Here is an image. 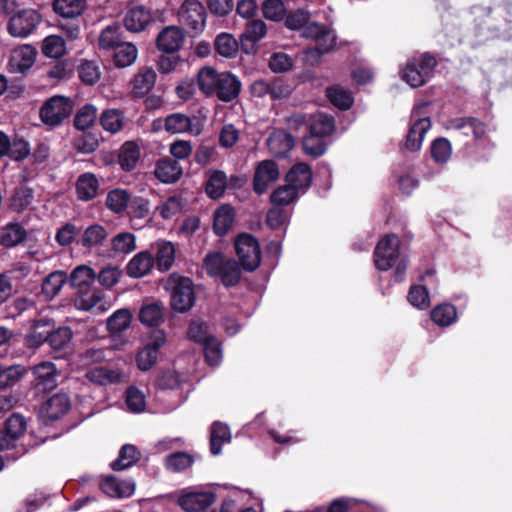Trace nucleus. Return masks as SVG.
Masks as SVG:
<instances>
[{
	"instance_id": "obj_1",
	"label": "nucleus",
	"mask_w": 512,
	"mask_h": 512,
	"mask_svg": "<svg viewBox=\"0 0 512 512\" xmlns=\"http://www.w3.org/2000/svg\"><path fill=\"white\" fill-rule=\"evenodd\" d=\"M285 25L291 30H301L305 38L313 39L314 48L305 50V59L314 64L319 61L322 54L331 51L336 43L335 33L325 25L309 22V13L304 9H297L285 15Z\"/></svg>"
},
{
	"instance_id": "obj_2",
	"label": "nucleus",
	"mask_w": 512,
	"mask_h": 512,
	"mask_svg": "<svg viewBox=\"0 0 512 512\" xmlns=\"http://www.w3.org/2000/svg\"><path fill=\"white\" fill-rule=\"evenodd\" d=\"M203 267L211 277H219L225 286H234L240 280L241 270L238 263L219 252L207 254Z\"/></svg>"
},
{
	"instance_id": "obj_3",
	"label": "nucleus",
	"mask_w": 512,
	"mask_h": 512,
	"mask_svg": "<svg viewBox=\"0 0 512 512\" xmlns=\"http://www.w3.org/2000/svg\"><path fill=\"white\" fill-rule=\"evenodd\" d=\"M165 288L170 291L171 306L175 311L184 313L193 307L195 290L190 278L171 274Z\"/></svg>"
},
{
	"instance_id": "obj_4",
	"label": "nucleus",
	"mask_w": 512,
	"mask_h": 512,
	"mask_svg": "<svg viewBox=\"0 0 512 512\" xmlns=\"http://www.w3.org/2000/svg\"><path fill=\"white\" fill-rule=\"evenodd\" d=\"M436 59L429 53L411 58L401 70V78L412 88L424 85L431 77Z\"/></svg>"
},
{
	"instance_id": "obj_5",
	"label": "nucleus",
	"mask_w": 512,
	"mask_h": 512,
	"mask_svg": "<svg viewBox=\"0 0 512 512\" xmlns=\"http://www.w3.org/2000/svg\"><path fill=\"white\" fill-rule=\"evenodd\" d=\"M216 501V494L202 487H187L179 491L177 503L185 512H202Z\"/></svg>"
},
{
	"instance_id": "obj_6",
	"label": "nucleus",
	"mask_w": 512,
	"mask_h": 512,
	"mask_svg": "<svg viewBox=\"0 0 512 512\" xmlns=\"http://www.w3.org/2000/svg\"><path fill=\"white\" fill-rule=\"evenodd\" d=\"M73 106L70 98L61 95L53 96L41 107L40 118L46 125L57 126L71 115Z\"/></svg>"
},
{
	"instance_id": "obj_7",
	"label": "nucleus",
	"mask_w": 512,
	"mask_h": 512,
	"mask_svg": "<svg viewBox=\"0 0 512 512\" xmlns=\"http://www.w3.org/2000/svg\"><path fill=\"white\" fill-rule=\"evenodd\" d=\"M403 255L400 251V239L395 234L383 237L374 250V263L378 270L387 271Z\"/></svg>"
},
{
	"instance_id": "obj_8",
	"label": "nucleus",
	"mask_w": 512,
	"mask_h": 512,
	"mask_svg": "<svg viewBox=\"0 0 512 512\" xmlns=\"http://www.w3.org/2000/svg\"><path fill=\"white\" fill-rule=\"evenodd\" d=\"M426 104H420L414 107L410 117V127L405 140V148L411 152H416L421 148L425 134L431 127L430 118L421 113V109Z\"/></svg>"
},
{
	"instance_id": "obj_9",
	"label": "nucleus",
	"mask_w": 512,
	"mask_h": 512,
	"mask_svg": "<svg viewBox=\"0 0 512 512\" xmlns=\"http://www.w3.org/2000/svg\"><path fill=\"white\" fill-rule=\"evenodd\" d=\"M235 250L242 267L255 270L261 263V250L258 241L250 234H240L235 241Z\"/></svg>"
},
{
	"instance_id": "obj_10",
	"label": "nucleus",
	"mask_w": 512,
	"mask_h": 512,
	"mask_svg": "<svg viewBox=\"0 0 512 512\" xmlns=\"http://www.w3.org/2000/svg\"><path fill=\"white\" fill-rule=\"evenodd\" d=\"M41 19V15L36 10L23 9L10 18L7 30L13 37L26 38L35 31Z\"/></svg>"
},
{
	"instance_id": "obj_11",
	"label": "nucleus",
	"mask_w": 512,
	"mask_h": 512,
	"mask_svg": "<svg viewBox=\"0 0 512 512\" xmlns=\"http://www.w3.org/2000/svg\"><path fill=\"white\" fill-rule=\"evenodd\" d=\"M181 24L195 32L203 30L206 23V11L198 0H185L178 11Z\"/></svg>"
},
{
	"instance_id": "obj_12",
	"label": "nucleus",
	"mask_w": 512,
	"mask_h": 512,
	"mask_svg": "<svg viewBox=\"0 0 512 512\" xmlns=\"http://www.w3.org/2000/svg\"><path fill=\"white\" fill-rule=\"evenodd\" d=\"M35 387L43 392L53 390L57 384L58 371L53 362L43 361L32 367Z\"/></svg>"
},
{
	"instance_id": "obj_13",
	"label": "nucleus",
	"mask_w": 512,
	"mask_h": 512,
	"mask_svg": "<svg viewBox=\"0 0 512 512\" xmlns=\"http://www.w3.org/2000/svg\"><path fill=\"white\" fill-rule=\"evenodd\" d=\"M279 168L272 160L260 162L255 170L253 186L257 194H263L279 178Z\"/></svg>"
},
{
	"instance_id": "obj_14",
	"label": "nucleus",
	"mask_w": 512,
	"mask_h": 512,
	"mask_svg": "<svg viewBox=\"0 0 512 512\" xmlns=\"http://www.w3.org/2000/svg\"><path fill=\"white\" fill-rule=\"evenodd\" d=\"M165 128L168 132L190 133L199 135L202 127L197 117H189L182 113H173L165 118Z\"/></svg>"
},
{
	"instance_id": "obj_15",
	"label": "nucleus",
	"mask_w": 512,
	"mask_h": 512,
	"mask_svg": "<svg viewBox=\"0 0 512 512\" xmlns=\"http://www.w3.org/2000/svg\"><path fill=\"white\" fill-rule=\"evenodd\" d=\"M37 52L35 48L29 44L16 47L11 52L9 66L11 71L24 73L30 69L36 60Z\"/></svg>"
},
{
	"instance_id": "obj_16",
	"label": "nucleus",
	"mask_w": 512,
	"mask_h": 512,
	"mask_svg": "<svg viewBox=\"0 0 512 512\" xmlns=\"http://www.w3.org/2000/svg\"><path fill=\"white\" fill-rule=\"evenodd\" d=\"M54 329V323L49 318H40L32 324L30 332L25 337V345L28 348L35 349L48 341L51 330Z\"/></svg>"
},
{
	"instance_id": "obj_17",
	"label": "nucleus",
	"mask_w": 512,
	"mask_h": 512,
	"mask_svg": "<svg viewBox=\"0 0 512 512\" xmlns=\"http://www.w3.org/2000/svg\"><path fill=\"white\" fill-rule=\"evenodd\" d=\"M71 403L66 393L51 396L41 407V414L49 420H57L70 409Z\"/></svg>"
},
{
	"instance_id": "obj_18",
	"label": "nucleus",
	"mask_w": 512,
	"mask_h": 512,
	"mask_svg": "<svg viewBox=\"0 0 512 512\" xmlns=\"http://www.w3.org/2000/svg\"><path fill=\"white\" fill-rule=\"evenodd\" d=\"M286 182L298 193H305L312 182L311 168L305 163L295 164L287 173Z\"/></svg>"
},
{
	"instance_id": "obj_19",
	"label": "nucleus",
	"mask_w": 512,
	"mask_h": 512,
	"mask_svg": "<svg viewBox=\"0 0 512 512\" xmlns=\"http://www.w3.org/2000/svg\"><path fill=\"white\" fill-rule=\"evenodd\" d=\"M241 90V82L230 72H222L220 81L214 95L223 102H231L238 97Z\"/></svg>"
},
{
	"instance_id": "obj_20",
	"label": "nucleus",
	"mask_w": 512,
	"mask_h": 512,
	"mask_svg": "<svg viewBox=\"0 0 512 512\" xmlns=\"http://www.w3.org/2000/svg\"><path fill=\"white\" fill-rule=\"evenodd\" d=\"M267 33V26L262 20H252L241 35V48L244 52L250 53L254 50L255 44Z\"/></svg>"
},
{
	"instance_id": "obj_21",
	"label": "nucleus",
	"mask_w": 512,
	"mask_h": 512,
	"mask_svg": "<svg viewBox=\"0 0 512 512\" xmlns=\"http://www.w3.org/2000/svg\"><path fill=\"white\" fill-rule=\"evenodd\" d=\"M101 490L110 497H129L134 493L135 483L132 480H118L107 477L101 482Z\"/></svg>"
},
{
	"instance_id": "obj_22",
	"label": "nucleus",
	"mask_w": 512,
	"mask_h": 512,
	"mask_svg": "<svg viewBox=\"0 0 512 512\" xmlns=\"http://www.w3.org/2000/svg\"><path fill=\"white\" fill-rule=\"evenodd\" d=\"M449 129H453L464 136L472 135L480 139L486 131L485 125L475 118H455L449 121Z\"/></svg>"
},
{
	"instance_id": "obj_23",
	"label": "nucleus",
	"mask_w": 512,
	"mask_h": 512,
	"mask_svg": "<svg viewBox=\"0 0 512 512\" xmlns=\"http://www.w3.org/2000/svg\"><path fill=\"white\" fill-rule=\"evenodd\" d=\"M294 144V138L284 130L273 131L267 140L270 152L276 157H285Z\"/></svg>"
},
{
	"instance_id": "obj_24",
	"label": "nucleus",
	"mask_w": 512,
	"mask_h": 512,
	"mask_svg": "<svg viewBox=\"0 0 512 512\" xmlns=\"http://www.w3.org/2000/svg\"><path fill=\"white\" fill-rule=\"evenodd\" d=\"M138 319L144 327L157 332L160 325V303L145 300L139 310Z\"/></svg>"
},
{
	"instance_id": "obj_25",
	"label": "nucleus",
	"mask_w": 512,
	"mask_h": 512,
	"mask_svg": "<svg viewBox=\"0 0 512 512\" xmlns=\"http://www.w3.org/2000/svg\"><path fill=\"white\" fill-rule=\"evenodd\" d=\"M154 260L149 252L143 251L136 254L127 265V274L133 278L147 275L153 268Z\"/></svg>"
},
{
	"instance_id": "obj_26",
	"label": "nucleus",
	"mask_w": 512,
	"mask_h": 512,
	"mask_svg": "<svg viewBox=\"0 0 512 512\" xmlns=\"http://www.w3.org/2000/svg\"><path fill=\"white\" fill-rule=\"evenodd\" d=\"M221 76L222 72H218L212 67L205 66L201 68L197 74V83L200 91L207 96L214 95Z\"/></svg>"
},
{
	"instance_id": "obj_27",
	"label": "nucleus",
	"mask_w": 512,
	"mask_h": 512,
	"mask_svg": "<svg viewBox=\"0 0 512 512\" xmlns=\"http://www.w3.org/2000/svg\"><path fill=\"white\" fill-rule=\"evenodd\" d=\"M157 74L150 68L141 69L133 79V93L137 97H143L154 87Z\"/></svg>"
},
{
	"instance_id": "obj_28",
	"label": "nucleus",
	"mask_w": 512,
	"mask_h": 512,
	"mask_svg": "<svg viewBox=\"0 0 512 512\" xmlns=\"http://www.w3.org/2000/svg\"><path fill=\"white\" fill-rule=\"evenodd\" d=\"M235 219L234 209L230 205L220 206L214 213L213 229L218 236L225 235Z\"/></svg>"
},
{
	"instance_id": "obj_29",
	"label": "nucleus",
	"mask_w": 512,
	"mask_h": 512,
	"mask_svg": "<svg viewBox=\"0 0 512 512\" xmlns=\"http://www.w3.org/2000/svg\"><path fill=\"white\" fill-rule=\"evenodd\" d=\"M139 158L140 148L136 142L127 141L121 146L118 155V162L123 170H133L136 167Z\"/></svg>"
},
{
	"instance_id": "obj_30",
	"label": "nucleus",
	"mask_w": 512,
	"mask_h": 512,
	"mask_svg": "<svg viewBox=\"0 0 512 512\" xmlns=\"http://www.w3.org/2000/svg\"><path fill=\"white\" fill-rule=\"evenodd\" d=\"M150 21L151 15L149 11L143 7H135L126 14L124 25L131 32H140Z\"/></svg>"
},
{
	"instance_id": "obj_31",
	"label": "nucleus",
	"mask_w": 512,
	"mask_h": 512,
	"mask_svg": "<svg viewBox=\"0 0 512 512\" xmlns=\"http://www.w3.org/2000/svg\"><path fill=\"white\" fill-rule=\"evenodd\" d=\"M26 230L19 223H8L0 231V244L5 247H14L26 238Z\"/></svg>"
},
{
	"instance_id": "obj_32",
	"label": "nucleus",
	"mask_w": 512,
	"mask_h": 512,
	"mask_svg": "<svg viewBox=\"0 0 512 512\" xmlns=\"http://www.w3.org/2000/svg\"><path fill=\"white\" fill-rule=\"evenodd\" d=\"M335 128L334 118L325 113L319 112L309 119L308 129L310 133L318 136H329Z\"/></svg>"
},
{
	"instance_id": "obj_33",
	"label": "nucleus",
	"mask_w": 512,
	"mask_h": 512,
	"mask_svg": "<svg viewBox=\"0 0 512 512\" xmlns=\"http://www.w3.org/2000/svg\"><path fill=\"white\" fill-rule=\"evenodd\" d=\"M74 305L78 310L82 311H90L97 308L103 312L107 309L106 303L103 302V295L98 290L81 293V295L75 299Z\"/></svg>"
},
{
	"instance_id": "obj_34",
	"label": "nucleus",
	"mask_w": 512,
	"mask_h": 512,
	"mask_svg": "<svg viewBox=\"0 0 512 512\" xmlns=\"http://www.w3.org/2000/svg\"><path fill=\"white\" fill-rule=\"evenodd\" d=\"M53 10L64 18L80 16L86 8L85 0H53Z\"/></svg>"
},
{
	"instance_id": "obj_35",
	"label": "nucleus",
	"mask_w": 512,
	"mask_h": 512,
	"mask_svg": "<svg viewBox=\"0 0 512 512\" xmlns=\"http://www.w3.org/2000/svg\"><path fill=\"white\" fill-rule=\"evenodd\" d=\"M133 314L129 308L116 310L107 319V329L111 334L120 333L128 329L132 323Z\"/></svg>"
},
{
	"instance_id": "obj_36",
	"label": "nucleus",
	"mask_w": 512,
	"mask_h": 512,
	"mask_svg": "<svg viewBox=\"0 0 512 512\" xmlns=\"http://www.w3.org/2000/svg\"><path fill=\"white\" fill-rule=\"evenodd\" d=\"M184 41L182 30L175 26L162 29V53H175Z\"/></svg>"
},
{
	"instance_id": "obj_37",
	"label": "nucleus",
	"mask_w": 512,
	"mask_h": 512,
	"mask_svg": "<svg viewBox=\"0 0 512 512\" xmlns=\"http://www.w3.org/2000/svg\"><path fill=\"white\" fill-rule=\"evenodd\" d=\"M231 434L229 427L221 422H214L211 426L210 446L211 453L218 455L221 452L222 445L230 442Z\"/></svg>"
},
{
	"instance_id": "obj_38",
	"label": "nucleus",
	"mask_w": 512,
	"mask_h": 512,
	"mask_svg": "<svg viewBox=\"0 0 512 512\" xmlns=\"http://www.w3.org/2000/svg\"><path fill=\"white\" fill-rule=\"evenodd\" d=\"M67 281V275L63 271L50 273L42 283V294L45 299H53Z\"/></svg>"
},
{
	"instance_id": "obj_39",
	"label": "nucleus",
	"mask_w": 512,
	"mask_h": 512,
	"mask_svg": "<svg viewBox=\"0 0 512 512\" xmlns=\"http://www.w3.org/2000/svg\"><path fill=\"white\" fill-rule=\"evenodd\" d=\"M98 180L92 173H85L79 176L77 180V193L81 200L93 199L98 191Z\"/></svg>"
},
{
	"instance_id": "obj_40",
	"label": "nucleus",
	"mask_w": 512,
	"mask_h": 512,
	"mask_svg": "<svg viewBox=\"0 0 512 512\" xmlns=\"http://www.w3.org/2000/svg\"><path fill=\"white\" fill-rule=\"evenodd\" d=\"M227 187V176L223 171L215 170L210 173L206 182L205 191L212 199H219Z\"/></svg>"
},
{
	"instance_id": "obj_41",
	"label": "nucleus",
	"mask_w": 512,
	"mask_h": 512,
	"mask_svg": "<svg viewBox=\"0 0 512 512\" xmlns=\"http://www.w3.org/2000/svg\"><path fill=\"white\" fill-rule=\"evenodd\" d=\"M124 122L125 117L119 109H108L100 117L102 128L111 134L119 132L123 128Z\"/></svg>"
},
{
	"instance_id": "obj_42",
	"label": "nucleus",
	"mask_w": 512,
	"mask_h": 512,
	"mask_svg": "<svg viewBox=\"0 0 512 512\" xmlns=\"http://www.w3.org/2000/svg\"><path fill=\"white\" fill-rule=\"evenodd\" d=\"M121 43V26L118 24L104 28L98 39L99 47L104 50H114Z\"/></svg>"
},
{
	"instance_id": "obj_43",
	"label": "nucleus",
	"mask_w": 512,
	"mask_h": 512,
	"mask_svg": "<svg viewBox=\"0 0 512 512\" xmlns=\"http://www.w3.org/2000/svg\"><path fill=\"white\" fill-rule=\"evenodd\" d=\"M26 373L21 365L3 366L0 364V389H6L18 383Z\"/></svg>"
},
{
	"instance_id": "obj_44",
	"label": "nucleus",
	"mask_w": 512,
	"mask_h": 512,
	"mask_svg": "<svg viewBox=\"0 0 512 512\" xmlns=\"http://www.w3.org/2000/svg\"><path fill=\"white\" fill-rule=\"evenodd\" d=\"M159 346V338L156 336L151 344H147L139 352L137 363L141 370H148L156 363L159 355Z\"/></svg>"
},
{
	"instance_id": "obj_45",
	"label": "nucleus",
	"mask_w": 512,
	"mask_h": 512,
	"mask_svg": "<svg viewBox=\"0 0 512 512\" xmlns=\"http://www.w3.org/2000/svg\"><path fill=\"white\" fill-rule=\"evenodd\" d=\"M431 319L438 326H450L457 319L456 308L451 304L438 305L431 311Z\"/></svg>"
},
{
	"instance_id": "obj_46",
	"label": "nucleus",
	"mask_w": 512,
	"mask_h": 512,
	"mask_svg": "<svg viewBox=\"0 0 512 512\" xmlns=\"http://www.w3.org/2000/svg\"><path fill=\"white\" fill-rule=\"evenodd\" d=\"M114 50V63L117 67L130 66L137 58L138 51L132 43L122 42Z\"/></svg>"
},
{
	"instance_id": "obj_47",
	"label": "nucleus",
	"mask_w": 512,
	"mask_h": 512,
	"mask_svg": "<svg viewBox=\"0 0 512 512\" xmlns=\"http://www.w3.org/2000/svg\"><path fill=\"white\" fill-rule=\"evenodd\" d=\"M193 463L194 459L190 454L176 452L166 458L165 467L168 471L180 473L191 467Z\"/></svg>"
},
{
	"instance_id": "obj_48",
	"label": "nucleus",
	"mask_w": 512,
	"mask_h": 512,
	"mask_svg": "<svg viewBox=\"0 0 512 512\" xmlns=\"http://www.w3.org/2000/svg\"><path fill=\"white\" fill-rule=\"evenodd\" d=\"M95 279V271L87 265L77 266L70 275L71 284L81 289L92 284Z\"/></svg>"
},
{
	"instance_id": "obj_49",
	"label": "nucleus",
	"mask_w": 512,
	"mask_h": 512,
	"mask_svg": "<svg viewBox=\"0 0 512 512\" xmlns=\"http://www.w3.org/2000/svg\"><path fill=\"white\" fill-rule=\"evenodd\" d=\"M108 236L106 229L101 225H91L83 233L80 243L91 248L100 245Z\"/></svg>"
},
{
	"instance_id": "obj_50",
	"label": "nucleus",
	"mask_w": 512,
	"mask_h": 512,
	"mask_svg": "<svg viewBox=\"0 0 512 512\" xmlns=\"http://www.w3.org/2000/svg\"><path fill=\"white\" fill-rule=\"evenodd\" d=\"M327 97L334 106L341 110H347L353 104V97L351 93L340 86H333L328 88Z\"/></svg>"
},
{
	"instance_id": "obj_51",
	"label": "nucleus",
	"mask_w": 512,
	"mask_h": 512,
	"mask_svg": "<svg viewBox=\"0 0 512 512\" xmlns=\"http://www.w3.org/2000/svg\"><path fill=\"white\" fill-rule=\"evenodd\" d=\"M42 53L50 58H60L65 54L64 40L57 35L47 36L42 43Z\"/></svg>"
},
{
	"instance_id": "obj_52",
	"label": "nucleus",
	"mask_w": 512,
	"mask_h": 512,
	"mask_svg": "<svg viewBox=\"0 0 512 512\" xmlns=\"http://www.w3.org/2000/svg\"><path fill=\"white\" fill-rule=\"evenodd\" d=\"M86 378L92 383L107 385L119 381L120 374L104 367H96L86 373Z\"/></svg>"
},
{
	"instance_id": "obj_53",
	"label": "nucleus",
	"mask_w": 512,
	"mask_h": 512,
	"mask_svg": "<svg viewBox=\"0 0 512 512\" xmlns=\"http://www.w3.org/2000/svg\"><path fill=\"white\" fill-rule=\"evenodd\" d=\"M215 49L223 57L231 58L238 51L237 40L228 33H221L215 39Z\"/></svg>"
},
{
	"instance_id": "obj_54",
	"label": "nucleus",
	"mask_w": 512,
	"mask_h": 512,
	"mask_svg": "<svg viewBox=\"0 0 512 512\" xmlns=\"http://www.w3.org/2000/svg\"><path fill=\"white\" fill-rule=\"evenodd\" d=\"M262 14L267 20L282 21L287 13L282 0H265L262 4Z\"/></svg>"
},
{
	"instance_id": "obj_55",
	"label": "nucleus",
	"mask_w": 512,
	"mask_h": 512,
	"mask_svg": "<svg viewBox=\"0 0 512 512\" xmlns=\"http://www.w3.org/2000/svg\"><path fill=\"white\" fill-rule=\"evenodd\" d=\"M97 119V108L92 104H86L76 114L74 125L79 130L91 127Z\"/></svg>"
},
{
	"instance_id": "obj_56",
	"label": "nucleus",
	"mask_w": 512,
	"mask_h": 512,
	"mask_svg": "<svg viewBox=\"0 0 512 512\" xmlns=\"http://www.w3.org/2000/svg\"><path fill=\"white\" fill-rule=\"evenodd\" d=\"M137 450L136 447L130 444H126L122 447L119 453V457L115 460L111 467L113 470H124L131 467L137 461Z\"/></svg>"
},
{
	"instance_id": "obj_57",
	"label": "nucleus",
	"mask_w": 512,
	"mask_h": 512,
	"mask_svg": "<svg viewBox=\"0 0 512 512\" xmlns=\"http://www.w3.org/2000/svg\"><path fill=\"white\" fill-rule=\"evenodd\" d=\"M129 195L125 190L115 189L108 193L106 206L115 213H120L127 208Z\"/></svg>"
},
{
	"instance_id": "obj_58",
	"label": "nucleus",
	"mask_w": 512,
	"mask_h": 512,
	"mask_svg": "<svg viewBox=\"0 0 512 512\" xmlns=\"http://www.w3.org/2000/svg\"><path fill=\"white\" fill-rule=\"evenodd\" d=\"M408 302L418 309H426L430 306V299L427 289L422 285L411 286L408 295Z\"/></svg>"
},
{
	"instance_id": "obj_59",
	"label": "nucleus",
	"mask_w": 512,
	"mask_h": 512,
	"mask_svg": "<svg viewBox=\"0 0 512 512\" xmlns=\"http://www.w3.org/2000/svg\"><path fill=\"white\" fill-rule=\"evenodd\" d=\"M111 244L116 253L128 254L136 249L135 236L129 232L117 234Z\"/></svg>"
},
{
	"instance_id": "obj_60",
	"label": "nucleus",
	"mask_w": 512,
	"mask_h": 512,
	"mask_svg": "<svg viewBox=\"0 0 512 512\" xmlns=\"http://www.w3.org/2000/svg\"><path fill=\"white\" fill-rule=\"evenodd\" d=\"M323 138V136L309 132V135L303 138L302 145L304 152L313 157L321 156L326 150V144Z\"/></svg>"
},
{
	"instance_id": "obj_61",
	"label": "nucleus",
	"mask_w": 512,
	"mask_h": 512,
	"mask_svg": "<svg viewBox=\"0 0 512 512\" xmlns=\"http://www.w3.org/2000/svg\"><path fill=\"white\" fill-rule=\"evenodd\" d=\"M299 195L300 193L287 183L286 185L277 188L271 194V202L276 206L288 205L295 201Z\"/></svg>"
},
{
	"instance_id": "obj_62",
	"label": "nucleus",
	"mask_w": 512,
	"mask_h": 512,
	"mask_svg": "<svg viewBox=\"0 0 512 512\" xmlns=\"http://www.w3.org/2000/svg\"><path fill=\"white\" fill-rule=\"evenodd\" d=\"M182 167L176 160L162 159V183H174L182 175Z\"/></svg>"
},
{
	"instance_id": "obj_63",
	"label": "nucleus",
	"mask_w": 512,
	"mask_h": 512,
	"mask_svg": "<svg viewBox=\"0 0 512 512\" xmlns=\"http://www.w3.org/2000/svg\"><path fill=\"white\" fill-rule=\"evenodd\" d=\"M452 153L451 144L445 138H438L433 141L431 146L432 158L438 163H445L449 160Z\"/></svg>"
},
{
	"instance_id": "obj_64",
	"label": "nucleus",
	"mask_w": 512,
	"mask_h": 512,
	"mask_svg": "<svg viewBox=\"0 0 512 512\" xmlns=\"http://www.w3.org/2000/svg\"><path fill=\"white\" fill-rule=\"evenodd\" d=\"M72 339V331L68 327L51 330L48 342L54 350H62L68 346Z\"/></svg>"
}]
</instances>
